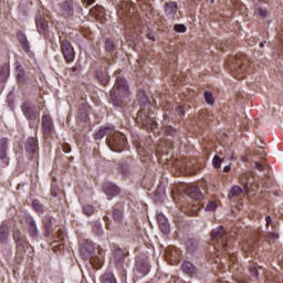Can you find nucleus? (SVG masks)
<instances>
[{
    "mask_svg": "<svg viewBox=\"0 0 283 283\" xmlns=\"http://www.w3.org/2000/svg\"><path fill=\"white\" fill-rule=\"evenodd\" d=\"M129 84H127V80L117 76L115 85L111 91V103L114 107H123L125 105V99L129 98Z\"/></svg>",
    "mask_w": 283,
    "mask_h": 283,
    "instance_id": "f257e3e1",
    "label": "nucleus"
},
{
    "mask_svg": "<svg viewBox=\"0 0 283 283\" xmlns=\"http://www.w3.org/2000/svg\"><path fill=\"white\" fill-rule=\"evenodd\" d=\"M247 63H249L247 56H230L226 66L230 70V74L240 81V78H244V72L248 69Z\"/></svg>",
    "mask_w": 283,
    "mask_h": 283,
    "instance_id": "f03ea898",
    "label": "nucleus"
},
{
    "mask_svg": "<svg viewBox=\"0 0 283 283\" xmlns=\"http://www.w3.org/2000/svg\"><path fill=\"white\" fill-rule=\"evenodd\" d=\"M211 238L213 242L217 243V249L219 251H222V253H226V255H229V253H231L229 251V242L227 241L229 240V237L227 235V231H224V228L222 226L212 230Z\"/></svg>",
    "mask_w": 283,
    "mask_h": 283,
    "instance_id": "7ed1b4c3",
    "label": "nucleus"
},
{
    "mask_svg": "<svg viewBox=\"0 0 283 283\" xmlns=\"http://www.w3.org/2000/svg\"><path fill=\"white\" fill-rule=\"evenodd\" d=\"M106 143L112 151H117L120 154V151L125 149L126 138L123 133L116 132V129L113 128V133L106 139Z\"/></svg>",
    "mask_w": 283,
    "mask_h": 283,
    "instance_id": "20e7f679",
    "label": "nucleus"
},
{
    "mask_svg": "<svg viewBox=\"0 0 283 283\" xmlns=\"http://www.w3.org/2000/svg\"><path fill=\"white\" fill-rule=\"evenodd\" d=\"M42 134L44 138H52L54 136V120H52L50 115L42 116Z\"/></svg>",
    "mask_w": 283,
    "mask_h": 283,
    "instance_id": "39448f33",
    "label": "nucleus"
},
{
    "mask_svg": "<svg viewBox=\"0 0 283 283\" xmlns=\"http://www.w3.org/2000/svg\"><path fill=\"white\" fill-rule=\"evenodd\" d=\"M113 254L116 269H118V271H125V266H128L129 264L125 259L127 258V253H125L123 249L117 248L113 251Z\"/></svg>",
    "mask_w": 283,
    "mask_h": 283,
    "instance_id": "423d86ee",
    "label": "nucleus"
},
{
    "mask_svg": "<svg viewBox=\"0 0 283 283\" xmlns=\"http://www.w3.org/2000/svg\"><path fill=\"white\" fill-rule=\"evenodd\" d=\"M61 52L66 61V63H72V61H74V46H72V43L70 42V40H63L61 41Z\"/></svg>",
    "mask_w": 283,
    "mask_h": 283,
    "instance_id": "0eeeda50",
    "label": "nucleus"
},
{
    "mask_svg": "<svg viewBox=\"0 0 283 283\" xmlns=\"http://www.w3.org/2000/svg\"><path fill=\"white\" fill-rule=\"evenodd\" d=\"M102 191L109 198H116V196H120V188L112 181L104 182L102 185Z\"/></svg>",
    "mask_w": 283,
    "mask_h": 283,
    "instance_id": "6e6552de",
    "label": "nucleus"
},
{
    "mask_svg": "<svg viewBox=\"0 0 283 283\" xmlns=\"http://www.w3.org/2000/svg\"><path fill=\"white\" fill-rule=\"evenodd\" d=\"M94 253H96V248H94V243L85 241L80 249V255L83 258V260H92Z\"/></svg>",
    "mask_w": 283,
    "mask_h": 283,
    "instance_id": "1a4fd4ad",
    "label": "nucleus"
},
{
    "mask_svg": "<svg viewBox=\"0 0 283 283\" xmlns=\"http://www.w3.org/2000/svg\"><path fill=\"white\" fill-rule=\"evenodd\" d=\"M22 112H23L25 118H28V120H36V118H39V113L36 112V106L32 103L25 102L22 105Z\"/></svg>",
    "mask_w": 283,
    "mask_h": 283,
    "instance_id": "9d476101",
    "label": "nucleus"
},
{
    "mask_svg": "<svg viewBox=\"0 0 283 283\" xmlns=\"http://www.w3.org/2000/svg\"><path fill=\"white\" fill-rule=\"evenodd\" d=\"M181 271L189 277H198V268L191 261H184Z\"/></svg>",
    "mask_w": 283,
    "mask_h": 283,
    "instance_id": "9b49d317",
    "label": "nucleus"
},
{
    "mask_svg": "<svg viewBox=\"0 0 283 283\" xmlns=\"http://www.w3.org/2000/svg\"><path fill=\"white\" fill-rule=\"evenodd\" d=\"M12 235L17 249H23L25 244H28V237H25L19 229H14Z\"/></svg>",
    "mask_w": 283,
    "mask_h": 283,
    "instance_id": "f8f14e48",
    "label": "nucleus"
},
{
    "mask_svg": "<svg viewBox=\"0 0 283 283\" xmlns=\"http://www.w3.org/2000/svg\"><path fill=\"white\" fill-rule=\"evenodd\" d=\"M28 224V233L32 240H36L39 238V228L36 227V221L32 217H28L25 220Z\"/></svg>",
    "mask_w": 283,
    "mask_h": 283,
    "instance_id": "ddd939ff",
    "label": "nucleus"
},
{
    "mask_svg": "<svg viewBox=\"0 0 283 283\" xmlns=\"http://www.w3.org/2000/svg\"><path fill=\"white\" fill-rule=\"evenodd\" d=\"M53 223H54V217H52L50 214H45L42 218V224H43L45 238H50V235H52V226H53Z\"/></svg>",
    "mask_w": 283,
    "mask_h": 283,
    "instance_id": "4468645a",
    "label": "nucleus"
},
{
    "mask_svg": "<svg viewBox=\"0 0 283 283\" xmlns=\"http://www.w3.org/2000/svg\"><path fill=\"white\" fill-rule=\"evenodd\" d=\"M165 14L168 19L174 21L176 14H178V3L177 2H166L165 3Z\"/></svg>",
    "mask_w": 283,
    "mask_h": 283,
    "instance_id": "2eb2a0df",
    "label": "nucleus"
},
{
    "mask_svg": "<svg viewBox=\"0 0 283 283\" xmlns=\"http://www.w3.org/2000/svg\"><path fill=\"white\" fill-rule=\"evenodd\" d=\"M77 116L80 120H83V123H87V120H90V105H87V102H82L78 106Z\"/></svg>",
    "mask_w": 283,
    "mask_h": 283,
    "instance_id": "dca6fc26",
    "label": "nucleus"
},
{
    "mask_svg": "<svg viewBox=\"0 0 283 283\" xmlns=\"http://www.w3.org/2000/svg\"><path fill=\"white\" fill-rule=\"evenodd\" d=\"M24 149L28 154H38L39 140L34 137H29L24 144Z\"/></svg>",
    "mask_w": 283,
    "mask_h": 283,
    "instance_id": "f3484780",
    "label": "nucleus"
},
{
    "mask_svg": "<svg viewBox=\"0 0 283 283\" xmlns=\"http://www.w3.org/2000/svg\"><path fill=\"white\" fill-rule=\"evenodd\" d=\"M35 25L38 28L39 34H42V36H45L48 34L49 24L45 18L41 15L36 17Z\"/></svg>",
    "mask_w": 283,
    "mask_h": 283,
    "instance_id": "a211bd4d",
    "label": "nucleus"
},
{
    "mask_svg": "<svg viewBox=\"0 0 283 283\" xmlns=\"http://www.w3.org/2000/svg\"><path fill=\"white\" fill-rule=\"evenodd\" d=\"M187 196L191 198L192 200H196V202H199V200H202L203 196L200 191V187L197 186H190L186 189Z\"/></svg>",
    "mask_w": 283,
    "mask_h": 283,
    "instance_id": "6ab92c4d",
    "label": "nucleus"
},
{
    "mask_svg": "<svg viewBox=\"0 0 283 283\" xmlns=\"http://www.w3.org/2000/svg\"><path fill=\"white\" fill-rule=\"evenodd\" d=\"M136 271L137 273H140L143 277H145V275H149V263L147 261H145V259H139L136 261Z\"/></svg>",
    "mask_w": 283,
    "mask_h": 283,
    "instance_id": "aec40b11",
    "label": "nucleus"
},
{
    "mask_svg": "<svg viewBox=\"0 0 283 283\" xmlns=\"http://www.w3.org/2000/svg\"><path fill=\"white\" fill-rule=\"evenodd\" d=\"M157 221H158L160 231L164 232L165 235H168V233H170L171 231V227L169 226V221L167 220V217H165V214H158Z\"/></svg>",
    "mask_w": 283,
    "mask_h": 283,
    "instance_id": "412c9836",
    "label": "nucleus"
},
{
    "mask_svg": "<svg viewBox=\"0 0 283 283\" xmlns=\"http://www.w3.org/2000/svg\"><path fill=\"white\" fill-rule=\"evenodd\" d=\"M112 216H113L114 222H117L118 224H122L123 219L125 218V216H124L123 207L119 203H116L113 207Z\"/></svg>",
    "mask_w": 283,
    "mask_h": 283,
    "instance_id": "4be33fe9",
    "label": "nucleus"
},
{
    "mask_svg": "<svg viewBox=\"0 0 283 283\" xmlns=\"http://www.w3.org/2000/svg\"><path fill=\"white\" fill-rule=\"evenodd\" d=\"M114 134V127L105 126L103 128H99L97 133H95L94 138L95 140H102V138H109V136Z\"/></svg>",
    "mask_w": 283,
    "mask_h": 283,
    "instance_id": "5701e85b",
    "label": "nucleus"
},
{
    "mask_svg": "<svg viewBox=\"0 0 283 283\" xmlns=\"http://www.w3.org/2000/svg\"><path fill=\"white\" fill-rule=\"evenodd\" d=\"M10 238V226L2 223L0 226V242L1 244H7Z\"/></svg>",
    "mask_w": 283,
    "mask_h": 283,
    "instance_id": "b1692460",
    "label": "nucleus"
},
{
    "mask_svg": "<svg viewBox=\"0 0 283 283\" xmlns=\"http://www.w3.org/2000/svg\"><path fill=\"white\" fill-rule=\"evenodd\" d=\"M18 41L23 50V52H30V42H28V36L23 32H18Z\"/></svg>",
    "mask_w": 283,
    "mask_h": 283,
    "instance_id": "393cba45",
    "label": "nucleus"
},
{
    "mask_svg": "<svg viewBox=\"0 0 283 283\" xmlns=\"http://www.w3.org/2000/svg\"><path fill=\"white\" fill-rule=\"evenodd\" d=\"M62 12L64 17H72L74 14V2L72 0H66L62 4Z\"/></svg>",
    "mask_w": 283,
    "mask_h": 283,
    "instance_id": "a878e982",
    "label": "nucleus"
},
{
    "mask_svg": "<svg viewBox=\"0 0 283 283\" xmlns=\"http://www.w3.org/2000/svg\"><path fill=\"white\" fill-rule=\"evenodd\" d=\"M137 123H142V125H143V127H145V129H149V127H151V125H154V120L149 116L143 115V113H138Z\"/></svg>",
    "mask_w": 283,
    "mask_h": 283,
    "instance_id": "bb28decb",
    "label": "nucleus"
},
{
    "mask_svg": "<svg viewBox=\"0 0 283 283\" xmlns=\"http://www.w3.org/2000/svg\"><path fill=\"white\" fill-rule=\"evenodd\" d=\"M8 143L9 139L7 137L0 139V160H4L8 157Z\"/></svg>",
    "mask_w": 283,
    "mask_h": 283,
    "instance_id": "cd10ccee",
    "label": "nucleus"
},
{
    "mask_svg": "<svg viewBox=\"0 0 283 283\" xmlns=\"http://www.w3.org/2000/svg\"><path fill=\"white\" fill-rule=\"evenodd\" d=\"M187 253L193 254L198 251V240L196 239H188L186 242Z\"/></svg>",
    "mask_w": 283,
    "mask_h": 283,
    "instance_id": "c85d7f7f",
    "label": "nucleus"
},
{
    "mask_svg": "<svg viewBox=\"0 0 283 283\" xmlns=\"http://www.w3.org/2000/svg\"><path fill=\"white\" fill-rule=\"evenodd\" d=\"M9 76H10V65L3 64L0 67V83H6Z\"/></svg>",
    "mask_w": 283,
    "mask_h": 283,
    "instance_id": "c756f323",
    "label": "nucleus"
},
{
    "mask_svg": "<svg viewBox=\"0 0 283 283\" xmlns=\"http://www.w3.org/2000/svg\"><path fill=\"white\" fill-rule=\"evenodd\" d=\"M96 78L101 83V85L105 86V85H107V83H109V76L107 75V73H105L103 71L96 72Z\"/></svg>",
    "mask_w": 283,
    "mask_h": 283,
    "instance_id": "7c9ffc66",
    "label": "nucleus"
},
{
    "mask_svg": "<svg viewBox=\"0 0 283 283\" xmlns=\"http://www.w3.org/2000/svg\"><path fill=\"white\" fill-rule=\"evenodd\" d=\"M93 233L97 235V238H101L105 233L103 224H101L99 221L93 222Z\"/></svg>",
    "mask_w": 283,
    "mask_h": 283,
    "instance_id": "2f4dec72",
    "label": "nucleus"
},
{
    "mask_svg": "<svg viewBox=\"0 0 283 283\" xmlns=\"http://www.w3.org/2000/svg\"><path fill=\"white\" fill-rule=\"evenodd\" d=\"M102 283H117L116 282V276L112 272H106L102 277H101Z\"/></svg>",
    "mask_w": 283,
    "mask_h": 283,
    "instance_id": "473e14b6",
    "label": "nucleus"
},
{
    "mask_svg": "<svg viewBox=\"0 0 283 283\" xmlns=\"http://www.w3.org/2000/svg\"><path fill=\"white\" fill-rule=\"evenodd\" d=\"M32 207L36 213H43L45 211V207H43V203H41V201H39V199H34L32 201Z\"/></svg>",
    "mask_w": 283,
    "mask_h": 283,
    "instance_id": "72a5a7b5",
    "label": "nucleus"
},
{
    "mask_svg": "<svg viewBox=\"0 0 283 283\" xmlns=\"http://www.w3.org/2000/svg\"><path fill=\"white\" fill-rule=\"evenodd\" d=\"M250 180H251V175L250 174L242 175V177H241V185H243L244 190L247 191V193H249Z\"/></svg>",
    "mask_w": 283,
    "mask_h": 283,
    "instance_id": "f704fd0d",
    "label": "nucleus"
},
{
    "mask_svg": "<svg viewBox=\"0 0 283 283\" xmlns=\"http://www.w3.org/2000/svg\"><path fill=\"white\" fill-rule=\"evenodd\" d=\"M242 193V188L239 186H233L228 195V198H235V196H240Z\"/></svg>",
    "mask_w": 283,
    "mask_h": 283,
    "instance_id": "c9c22d12",
    "label": "nucleus"
},
{
    "mask_svg": "<svg viewBox=\"0 0 283 283\" xmlns=\"http://www.w3.org/2000/svg\"><path fill=\"white\" fill-rule=\"evenodd\" d=\"M118 169L123 176H127V174H129V164H127V161H122L118 164Z\"/></svg>",
    "mask_w": 283,
    "mask_h": 283,
    "instance_id": "e433bc0d",
    "label": "nucleus"
},
{
    "mask_svg": "<svg viewBox=\"0 0 283 283\" xmlns=\"http://www.w3.org/2000/svg\"><path fill=\"white\" fill-rule=\"evenodd\" d=\"M205 101L207 103V105H213V103H216V98L213 97V93L206 91L205 92Z\"/></svg>",
    "mask_w": 283,
    "mask_h": 283,
    "instance_id": "4c0bfd02",
    "label": "nucleus"
},
{
    "mask_svg": "<svg viewBox=\"0 0 283 283\" xmlns=\"http://www.w3.org/2000/svg\"><path fill=\"white\" fill-rule=\"evenodd\" d=\"M94 211H96V209L94 208V206H92V205H85L84 207H83V213L85 214V216H94Z\"/></svg>",
    "mask_w": 283,
    "mask_h": 283,
    "instance_id": "58836bf2",
    "label": "nucleus"
},
{
    "mask_svg": "<svg viewBox=\"0 0 283 283\" xmlns=\"http://www.w3.org/2000/svg\"><path fill=\"white\" fill-rule=\"evenodd\" d=\"M105 48L107 52H114V50H116V44L114 43V41L107 39L105 41Z\"/></svg>",
    "mask_w": 283,
    "mask_h": 283,
    "instance_id": "ea45409f",
    "label": "nucleus"
},
{
    "mask_svg": "<svg viewBox=\"0 0 283 283\" xmlns=\"http://www.w3.org/2000/svg\"><path fill=\"white\" fill-rule=\"evenodd\" d=\"M248 270L252 277H260V272L258 271V266H255L254 264L250 265Z\"/></svg>",
    "mask_w": 283,
    "mask_h": 283,
    "instance_id": "a19ab883",
    "label": "nucleus"
},
{
    "mask_svg": "<svg viewBox=\"0 0 283 283\" xmlns=\"http://www.w3.org/2000/svg\"><path fill=\"white\" fill-rule=\"evenodd\" d=\"M212 165H213L214 169H220V167H222V159L220 158V156L216 155L213 157Z\"/></svg>",
    "mask_w": 283,
    "mask_h": 283,
    "instance_id": "79ce46f5",
    "label": "nucleus"
},
{
    "mask_svg": "<svg viewBox=\"0 0 283 283\" xmlns=\"http://www.w3.org/2000/svg\"><path fill=\"white\" fill-rule=\"evenodd\" d=\"M174 30H175V32L182 34V33L187 32V27L185 24H175Z\"/></svg>",
    "mask_w": 283,
    "mask_h": 283,
    "instance_id": "37998d69",
    "label": "nucleus"
},
{
    "mask_svg": "<svg viewBox=\"0 0 283 283\" xmlns=\"http://www.w3.org/2000/svg\"><path fill=\"white\" fill-rule=\"evenodd\" d=\"M218 209V203L216 201H209L206 206L207 211H216Z\"/></svg>",
    "mask_w": 283,
    "mask_h": 283,
    "instance_id": "c03bdc74",
    "label": "nucleus"
},
{
    "mask_svg": "<svg viewBox=\"0 0 283 283\" xmlns=\"http://www.w3.org/2000/svg\"><path fill=\"white\" fill-rule=\"evenodd\" d=\"M165 134H166V136H176L177 132L175 130L174 127L167 126L165 128Z\"/></svg>",
    "mask_w": 283,
    "mask_h": 283,
    "instance_id": "a18cd8bd",
    "label": "nucleus"
},
{
    "mask_svg": "<svg viewBox=\"0 0 283 283\" xmlns=\"http://www.w3.org/2000/svg\"><path fill=\"white\" fill-rule=\"evenodd\" d=\"M62 150L64 151V154H70V151H72V147L70 146V144L64 143L62 144Z\"/></svg>",
    "mask_w": 283,
    "mask_h": 283,
    "instance_id": "49530a36",
    "label": "nucleus"
},
{
    "mask_svg": "<svg viewBox=\"0 0 283 283\" xmlns=\"http://www.w3.org/2000/svg\"><path fill=\"white\" fill-rule=\"evenodd\" d=\"M254 169H258V171H264V165H262L259 161L254 163Z\"/></svg>",
    "mask_w": 283,
    "mask_h": 283,
    "instance_id": "de8ad7c7",
    "label": "nucleus"
},
{
    "mask_svg": "<svg viewBox=\"0 0 283 283\" xmlns=\"http://www.w3.org/2000/svg\"><path fill=\"white\" fill-rule=\"evenodd\" d=\"M24 76H25V72L23 70H20L17 78L19 82H21V81H24Z\"/></svg>",
    "mask_w": 283,
    "mask_h": 283,
    "instance_id": "09e8293b",
    "label": "nucleus"
},
{
    "mask_svg": "<svg viewBox=\"0 0 283 283\" xmlns=\"http://www.w3.org/2000/svg\"><path fill=\"white\" fill-rule=\"evenodd\" d=\"M177 113L179 114V116H185V109H182V106L177 107Z\"/></svg>",
    "mask_w": 283,
    "mask_h": 283,
    "instance_id": "8fccbe9b",
    "label": "nucleus"
},
{
    "mask_svg": "<svg viewBox=\"0 0 283 283\" xmlns=\"http://www.w3.org/2000/svg\"><path fill=\"white\" fill-rule=\"evenodd\" d=\"M259 14H260V17H262L263 19L266 18V10H264V9H259Z\"/></svg>",
    "mask_w": 283,
    "mask_h": 283,
    "instance_id": "3c124183",
    "label": "nucleus"
},
{
    "mask_svg": "<svg viewBox=\"0 0 283 283\" xmlns=\"http://www.w3.org/2000/svg\"><path fill=\"white\" fill-rule=\"evenodd\" d=\"M62 237H63V230L59 229L55 238H57V240H61Z\"/></svg>",
    "mask_w": 283,
    "mask_h": 283,
    "instance_id": "603ef678",
    "label": "nucleus"
},
{
    "mask_svg": "<svg viewBox=\"0 0 283 283\" xmlns=\"http://www.w3.org/2000/svg\"><path fill=\"white\" fill-rule=\"evenodd\" d=\"M265 221L266 226L269 227L273 222V219H271V216H266Z\"/></svg>",
    "mask_w": 283,
    "mask_h": 283,
    "instance_id": "864d4df0",
    "label": "nucleus"
},
{
    "mask_svg": "<svg viewBox=\"0 0 283 283\" xmlns=\"http://www.w3.org/2000/svg\"><path fill=\"white\" fill-rule=\"evenodd\" d=\"M95 2H96V0H84V3L86 6H93V3H95Z\"/></svg>",
    "mask_w": 283,
    "mask_h": 283,
    "instance_id": "5fc2aeb1",
    "label": "nucleus"
},
{
    "mask_svg": "<svg viewBox=\"0 0 283 283\" xmlns=\"http://www.w3.org/2000/svg\"><path fill=\"white\" fill-rule=\"evenodd\" d=\"M192 211H195V213H198V211H200V206L198 203L195 205Z\"/></svg>",
    "mask_w": 283,
    "mask_h": 283,
    "instance_id": "6e6d98bb",
    "label": "nucleus"
},
{
    "mask_svg": "<svg viewBox=\"0 0 283 283\" xmlns=\"http://www.w3.org/2000/svg\"><path fill=\"white\" fill-rule=\"evenodd\" d=\"M147 39H149L150 41H156V38L151 35V33H147Z\"/></svg>",
    "mask_w": 283,
    "mask_h": 283,
    "instance_id": "4d7b16f0",
    "label": "nucleus"
},
{
    "mask_svg": "<svg viewBox=\"0 0 283 283\" xmlns=\"http://www.w3.org/2000/svg\"><path fill=\"white\" fill-rule=\"evenodd\" d=\"M223 171L229 174V171H231V166H224Z\"/></svg>",
    "mask_w": 283,
    "mask_h": 283,
    "instance_id": "13d9d810",
    "label": "nucleus"
},
{
    "mask_svg": "<svg viewBox=\"0 0 283 283\" xmlns=\"http://www.w3.org/2000/svg\"><path fill=\"white\" fill-rule=\"evenodd\" d=\"M266 43V41L260 42V48H264V44Z\"/></svg>",
    "mask_w": 283,
    "mask_h": 283,
    "instance_id": "bf43d9fd",
    "label": "nucleus"
},
{
    "mask_svg": "<svg viewBox=\"0 0 283 283\" xmlns=\"http://www.w3.org/2000/svg\"><path fill=\"white\" fill-rule=\"evenodd\" d=\"M104 221H105V222H108V221H109V217L104 216Z\"/></svg>",
    "mask_w": 283,
    "mask_h": 283,
    "instance_id": "052dcab7",
    "label": "nucleus"
},
{
    "mask_svg": "<svg viewBox=\"0 0 283 283\" xmlns=\"http://www.w3.org/2000/svg\"><path fill=\"white\" fill-rule=\"evenodd\" d=\"M274 196H280V193H277V192H274Z\"/></svg>",
    "mask_w": 283,
    "mask_h": 283,
    "instance_id": "680f3d73",
    "label": "nucleus"
}]
</instances>
